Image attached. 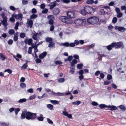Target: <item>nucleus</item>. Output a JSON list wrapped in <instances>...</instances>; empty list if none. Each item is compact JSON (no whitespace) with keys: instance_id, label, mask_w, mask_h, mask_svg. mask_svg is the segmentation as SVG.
<instances>
[{"instance_id":"obj_57","label":"nucleus","mask_w":126,"mask_h":126,"mask_svg":"<svg viewBox=\"0 0 126 126\" xmlns=\"http://www.w3.org/2000/svg\"><path fill=\"white\" fill-rule=\"evenodd\" d=\"M112 79V76L110 75L109 74L108 75L107 77V79L108 80L111 79Z\"/></svg>"},{"instance_id":"obj_8","label":"nucleus","mask_w":126,"mask_h":126,"mask_svg":"<svg viewBox=\"0 0 126 126\" xmlns=\"http://www.w3.org/2000/svg\"><path fill=\"white\" fill-rule=\"evenodd\" d=\"M27 27H30L31 28H32L33 24V21L31 19H27L26 23Z\"/></svg>"},{"instance_id":"obj_3","label":"nucleus","mask_w":126,"mask_h":126,"mask_svg":"<svg viewBox=\"0 0 126 126\" xmlns=\"http://www.w3.org/2000/svg\"><path fill=\"white\" fill-rule=\"evenodd\" d=\"M59 19L60 20L65 23H70L71 22V20L69 18L66 16H61Z\"/></svg>"},{"instance_id":"obj_51","label":"nucleus","mask_w":126,"mask_h":126,"mask_svg":"<svg viewBox=\"0 0 126 126\" xmlns=\"http://www.w3.org/2000/svg\"><path fill=\"white\" fill-rule=\"evenodd\" d=\"M10 9L12 10L13 11H15L16 9V8H15L14 6H11L10 7Z\"/></svg>"},{"instance_id":"obj_52","label":"nucleus","mask_w":126,"mask_h":126,"mask_svg":"<svg viewBox=\"0 0 126 126\" xmlns=\"http://www.w3.org/2000/svg\"><path fill=\"white\" fill-rule=\"evenodd\" d=\"M7 72L10 74H11L12 72V71L10 69H7L5 70L4 71V72Z\"/></svg>"},{"instance_id":"obj_28","label":"nucleus","mask_w":126,"mask_h":126,"mask_svg":"<svg viewBox=\"0 0 126 126\" xmlns=\"http://www.w3.org/2000/svg\"><path fill=\"white\" fill-rule=\"evenodd\" d=\"M70 72L72 74H73L74 72V69L75 68L72 67H70Z\"/></svg>"},{"instance_id":"obj_20","label":"nucleus","mask_w":126,"mask_h":126,"mask_svg":"<svg viewBox=\"0 0 126 126\" xmlns=\"http://www.w3.org/2000/svg\"><path fill=\"white\" fill-rule=\"evenodd\" d=\"M52 40L53 39L52 38L49 37L47 38L46 39V41L49 43L52 42Z\"/></svg>"},{"instance_id":"obj_49","label":"nucleus","mask_w":126,"mask_h":126,"mask_svg":"<svg viewBox=\"0 0 126 126\" xmlns=\"http://www.w3.org/2000/svg\"><path fill=\"white\" fill-rule=\"evenodd\" d=\"M15 112L16 114H17L18 112L20 111V109L18 108H16L15 109Z\"/></svg>"},{"instance_id":"obj_48","label":"nucleus","mask_w":126,"mask_h":126,"mask_svg":"<svg viewBox=\"0 0 126 126\" xmlns=\"http://www.w3.org/2000/svg\"><path fill=\"white\" fill-rule=\"evenodd\" d=\"M19 23L18 22H17L15 25V29L16 30H17L18 29V26H19Z\"/></svg>"},{"instance_id":"obj_12","label":"nucleus","mask_w":126,"mask_h":126,"mask_svg":"<svg viewBox=\"0 0 126 126\" xmlns=\"http://www.w3.org/2000/svg\"><path fill=\"white\" fill-rule=\"evenodd\" d=\"M53 12L55 15H57L60 13V10L58 8H56L54 9Z\"/></svg>"},{"instance_id":"obj_33","label":"nucleus","mask_w":126,"mask_h":126,"mask_svg":"<svg viewBox=\"0 0 126 126\" xmlns=\"http://www.w3.org/2000/svg\"><path fill=\"white\" fill-rule=\"evenodd\" d=\"M83 64L81 63L80 64H78L77 65V67L78 68L80 69L82 68Z\"/></svg>"},{"instance_id":"obj_4","label":"nucleus","mask_w":126,"mask_h":126,"mask_svg":"<svg viewBox=\"0 0 126 126\" xmlns=\"http://www.w3.org/2000/svg\"><path fill=\"white\" fill-rule=\"evenodd\" d=\"M85 23L86 22L85 20L82 19H76L74 21V23L78 26H81L84 25Z\"/></svg>"},{"instance_id":"obj_60","label":"nucleus","mask_w":126,"mask_h":126,"mask_svg":"<svg viewBox=\"0 0 126 126\" xmlns=\"http://www.w3.org/2000/svg\"><path fill=\"white\" fill-rule=\"evenodd\" d=\"M37 12L35 8H33L32 10V13L35 14Z\"/></svg>"},{"instance_id":"obj_11","label":"nucleus","mask_w":126,"mask_h":126,"mask_svg":"<svg viewBox=\"0 0 126 126\" xmlns=\"http://www.w3.org/2000/svg\"><path fill=\"white\" fill-rule=\"evenodd\" d=\"M77 61L76 59H73L72 61L71 62V67H73L75 68V64L77 63Z\"/></svg>"},{"instance_id":"obj_45","label":"nucleus","mask_w":126,"mask_h":126,"mask_svg":"<svg viewBox=\"0 0 126 126\" xmlns=\"http://www.w3.org/2000/svg\"><path fill=\"white\" fill-rule=\"evenodd\" d=\"M28 65H27V63H25L22 66L21 68H23L24 69H25L27 67Z\"/></svg>"},{"instance_id":"obj_42","label":"nucleus","mask_w":126,"mask_h":126,"mask_svg":"<svg viewBox=\"0 0 126 126\" xmlns=\"http://www.w3.org/2000/svg\"><path fill=\"white\" fill-rule=\"evenodd\" d=\"M117 21V18L116 17H114L112 20V22L114 23H116Z\"/></svg>"},{"instance_id":"obj_56","label":"nucleus","mask_w":126,"mask_h":126,"mask_svg":"<svg viewBox=\"0 0 126 126\" xmlns=\"http://www.w3.org/2000/svg\"><path fill=\"white\" fill-rule=\"evenodd\" d=\"M28 1L26 0H23L22 1V3L23 5H25L27 4L28 3Z\"/></svg>"},{"instance_id":"obj_13","label":"nucleus","mask_w":126,"mask_h":126,"mask_svg":"<svg viewBox=\"0 0 126 126\" xmlns=\"http://www.w3.org/2000/svg\"><path fill=\"white\" fill-rule=\"evenodd\" d=\"M107 108L111 110H115L117 109V107L114 106H110V105L108 106Z\"/></svg>"},{"instance_id":"obj_41","label":"nucleus","mask_w":126,"mask_h":126,"mask_svg":"<svg viewBox=\"0 0 126 126\" xmlns=\"http://www.w3.org/2000/svg\"><path fill=\"white\" fill-rule=\"evenodd\" d=\"M32 47V48H34V53H36L38 51V50L37 48V46H33Z\"/></svg>"},{"instance_id":"obj_32","label":"nucleus","mask_w":126,"mask_h":126,"mask_svg":"<svg viewBox=\"0 0 126 126\" xmlns=\"http://www.w3.org/2000/svg\"><path fill=\"white\" fill-rule=\"evenodd\" d=\"M108 106L104 104H100L99 105V107L101 109H103L105 108H107Z\"/></svg>"},{"instance_id":"obj_44","label":"nucleus","mask_w":126,"mask_h":126,"mask_svg":"<svg viewBox=\"0 0 126 126\" xmlns=\"http://www.w3.org/2000/svg\"><path fill=\"white\" fill-rule=\"evenodd\" d=\"M61 1L63 3H68L70 2L69 0H61Z\"/></svg>"},{"instance_id":"obj_54","label":"nucleus","mask_w":126,"mask_h":126,"mask_svg":"<svg viewBox=\"0 0 126 126\" xmlns=\"http://www.w3.org/2000/svg\"><path fill=\"white\" fill-rule=\"evenodd\" d=\"M48 11V9H46L42 11V13L43 14H46L47 13Z\"/></svg>"},{"instance_id":"obj_14","label":"nucleus","mask_w":126,"mask_h":126,"mask_svg":"<svg viewBox=\"0 0 126 126\" xmlns=\"http://www.w3.org/2000/svg\"><path fill=\"white\" fill-rule=\"evenodd\" d=\"M47 54V53L46 52H44L39 55V57L40 59H43L46 56Z\"/></svg>"},{"instance_id":"obj_30","label":"nucleus","mask_w":126,"mask_h":126,"mask_svg":"<svg viewBox=\"0 0 126 126\" xmlns=\"http://www.w3.org/2000/svg\"><path fill=\"white\" fill-rule=\"evenodd\" d=\"M47 18L48 19H54V17L52 15H49L47 16Z\"/></svg>"},{"instance_id":"obj_18","label":"nucleus","mask_w":126,"mask_h":126,"mask_svg":"<svg viewBox=\"0 0 126 126\" xmlns=\"http://www.w3.org/2000/svg\"><path fill=\"white\" fill-rule=\"evenodd\" d=\"M1 16L3 20L7 19V17L5 15L4 12H3L1 14Z\"/></svg>"},{"instance_id":"obj_38","label":"nucleus","mask_w":126,"mask_h":126,"mask_svg":"<svg viewBox=\"0 0 126 126\" xmlns=\"http://www.w3.org/2000/svg\"><path fill=\"white\" fill-rule=\"evenodd\" d=\"M20 36L21 38H23L25 37L26 35L24 33H21L20 34Z\"/></svg>"},{"instance_id":"obj_24","label":"nucleus","mask_w":126,"mask_h":126,"mask_svg":"<svg viewBox=\"0 0 126 126\" xmlns=\"http://www.w3.org/2000/svg\"><path fill=\"white\" fill-rule=\"evenodd\" d=\"M26 101V99L25 98H23L22 99H20L18 101L19 103H22L24 102H25Z\"/></svg>"},{"instance_id":"obj_22","label":"nucleus","mask_w":126,"mask_h":126,"mask_svg":"<svg viewBox=\"0 0 126 126\" xmlns=\"http://www.w3.org/2000/svg\"><path fill=\"white\" fill-rule=\"evenodd\" d=\"M109 50H111L113 47H114L112 45V43L110 45L106 47Z\"/></svg>"},{"instance_id":"obj_35","label":"nucleus","mask_w":126,"mask_h":126,"mask_svg":"<svg viewBox=\"0 0 126 126\" xmlns=\"http://www.w3.org/2000/svg\"><path fill=\"white\" fill-rule=\"evenodd\" d=\"M80 13L81 14L83 15H85L86 14V12L85 11V10H84H84H82L81 11Z\"/></svg>"},{"instance_id":"obj_53","label":"nucleus","mask_w":126,"mask_h":126,"mask_svg":"<svg viewBox=\"0 0 126 126\" xmlns=\"http://www.w3.org/2000/svg\"><path fill=\"white\" fill-rule=\"evenodd\" d=\"M35 95H33L30 97L29 99L30 100H32L35 99Z\"/></svg>"},{"instance_id":"obj_2","label":"nucleus","mask_w":126,"mask_h":126,"mask_svg":"<svg viewBox=\"0 0 126 126\" xmlns=\"http://www.w3.org/2000/svg\"><path fill=\"white\" fill-rule=\"evenodd\" d=\"M88 22L91 24H94L97 23L99 21V19L97 17L94 16L90 17L87 19Z\"/></svg>"},{"instance_id":"obj_16","label":"nucleus","mask_w":126,"mask_h":126,"mask_svg":"<svg viewBox=\"0 0 126 126\" xmlns=\"http://www.w3.org/2000/svg\"><path fill=\"white\" fill-rule=\"evenodd\" d=\"M49 5L50 6V9L51 10L53 9L56 5V4L55 2L51 3Z\"/></svg>"},{"instance_id":"obj_5","label":"nucleus","mask_w":126,"mask_h":126,"mask_svg":"<svg viewBox=\"0 0 126 126\" xmlns=\"http://www.w3.org/2000/svg\"><path fill=\"white\" fill-rule=\"evenodd\" d=\"M84 10L87 13L93 14L94 12V9L91 7L86 6L84 7Z\"/></svg>"},{"instance_id":"obj_63","label":"nucleus","mask_w":126,"mask_h":126,"mask_svg":"<svg viewBox=\"0 0 126 126\" xmlns=\"http://www.w3.org/2000/svg\"><path fill=\"white\" fill-rule=\"evenodd\" d=\"M13 41L12 39H10L8 41V44L9 45H12L13 43Z\"/></svg>"},{"instance_id":"obj_9","label":"nucleus","mask_w":126,"mask_h":126,"mask_svg":"<svg viewBox=\"0 0 126 126\" xmlns=\"http://www.w3.org/2000/svg\"><path fill=\"white\" fill-rule=\"evenodd\" d=\"M115 29H118L119 31L121 32H124L126 30V28L123 27L115 26Z\"/></svg>"},{"instance_id":"obj_39","label":"nucleus","mask_w":126,"mask_h":126,"mask_svg":"<svg viewBox=\"0 0 126 126\" xmlns=\"http://www.w3.org/2000/svg\"><path fill=\"white\" fill-rule=\"evenodd\" d=\"M86 2L87 4H92L94 3V1L93 0H87Z\"/></svg>"},{"instance_id":"obj_58","label":"nucleus","mask_w":126,"mask_h":126,"mask_svg":"<svg viewBox=\"0 0 126 126\" xmlns=\"http://www.w3.org/2000/svg\"><path fill=\"white\" fill-rule=\"evenodd\" d=\"M91 104L92 105L95 106H96L98 105V103L95 102H92Z\"/></svg>"},{"instance_id":"obj_19","label":"nucleus","mask_w":126,"mask_h":126,"mask_svg":"<svg viewBox=\"0 0 126 126\" xmlns=\"http://www.w3.org/2000/svg\"><path fill=\"white\" fill-rule=\"evenodd\" d=\"M38 34V33H34L33 34V35L32 36V38L34 40H37L38 37L37 35Z\"/></svg>"},{"instance_id":"obj_25","label":"nucleus","mask_w":126,"mask_h":126,"mask_svg":"<svg viewBox=\"0 0 126 126\" xmlns=\"http://www.w3.org/2000/svg\"><path fill=\"white\" fill-rule=\"evenodd\" d=\"M55 46V44L52 42L49 43L48 44V47H54Z\"/></svg>"},{"instance_id":"obj_64","label":"nucleus","mask_w":126,"mask_h":126,"mask_svg":"<svg viewBox=\"0 0 126 126\" xmlns=\"http://www.w3.org/2000/svg\"><path fill=\"white\" fill-rule=\"evenodd\" d=\"M48 22L51 25H52L53 23V19H49Z\"/></svg>"},{"instance_id":"obj_50","label":"nucleus","mask_w":126,"mask_h":126,"mask_svg":"<svg viewBox=\"0 0 126 126\" xmlns=\"http://www.w3.org/2000/svg\"><path fill=\"white\" fill-rule=\"evenodd\" d=\"M45 5L44 3L41 4L40 5V8L41 9H44L45 8Z\"/></svg>"},{"instance_id":"obj_7","label":"nucleus","mask_w":126,"mask_h":126,"mask_svg":"<svg viewBox=\"0 0 126 126\" xmlns=\"http://www.w3.org/2000/svg\"><path fill=\"white\" fill-rule=\"evenodd\" d=\"M66 14L70 18H74L76 16V14L73 11L67 12Z\"/></svg>"},{"instance_id":"obj_10","label":"nucleus","mask_w":126,"mask_h":126,"mask_svg":"<svg viewBox=\"0 0 126 126\" xmlns=\"http://www.w3.org/2000/svg\"><path fill=\"white\" fill-rule=\"evenodd\" d=\"M22 16V14H18L16 15L14 14L12 15V16H14L16 19L21 18Z\"/></svg>"},{"instance_id":"obj_59","label":"nucleus","mask_w":126,"mask_h":126,"mask_svg":"<svg viewBox=\"0 0 126 126\" xmlns=\"http://www.w3.org/2000/svg\"><path fill=\"white\" fill-rule=\"evenodd\" d=\"M36 63H41V61L39 58H37L36 60Z\"/></svg>"},{"instance_id":"obj_1","label":"nucleus","mask_w":126,"mask_h":126,"mask_svg":"<svg viewBox=\"0 0 126 126\" xmlns=\"http://www.w3.org/2000/svg\"><path fill=\"white\" fill-rule=\"evenodd\" d=\"M36 117V113H33L25 111H23L20 118L23 119L26 118L28 120H33Z\"/></svg>"},{"instance_id":"obj_31","label":"nucleus","mask_w":126,"mask_h":126,"mask_svg":"<svg viewBox=\"0 0 126 126\" xmlns=\"http://www.w3.org/2000/svg\"><path fill=\"white\" fill-rule=\"evenodd\" d=\"M80 103L81 102L80 101H77L75 102H73L72 103L73 104L75 105H78L80 104Z\"/></svg>"},{"instance_id":"obj_61","label":"nucleus","mask_w":126,"mask_h":126,"mask_svg":"<svg viewBox=\"0 0 126 126\" xmlns=\"http://www.w3.org/2000/svg\"><path fill=\"white\" fill-rule=\"evenodd\" d=\"M75 46L74 43H71L69 44V47H74Z\"/></svg>"},{"instance_id":"obj_29","label":"nucleus","mask_w":126,"mask_h":126,"mask_svg":"<svg viewBox=\"0 0 126 126\" xmlns=\"http://www.w3.org/2000/svg\"><path fill=\"white\" fill-rule=\"evenodd\" d=\"M50 102L53 104H58L59 102H58L56 100H50Z\"/></svg>"},{"instance_id":"obj_47","label":"nucleus","mask_w":126,"mask_h":126,"mask_svg":"<svg viewBox=\"0 0 126 126\" xmlns=\"http://www.w3.org/2000/svg\"><path fill=\"white\" fill-rule=\"evenodd\" d=\"M64 78H60L58 80L59 82L62 83L64 81Z\"/></svg>"},{"instance_id":"obj_15","label":"nucleus","mask_w":126,"mask_h":126,"mask_svg":"<svg viewBox=\"0 0 126 126\" xmlns=\"http://www.w3.org/2000/svg\"><path fill=\"white\" fill-rule=\"evenodd\" d=\"M38 120L40 121H43L44 119V117L43 115L41 114H40V116L36 117Z\"/></svg>"},{"instance_id":"obj_34","label":"nucleus","mask_w":126,"mask_h":126,"mask_svg":"<svg viewBox=\"0 0 126 126\" xmlns=\"http://www.w3.org/2000/svg\"><path fill=\"white\" fill-rule=\"evenodd\" d=\"M32 47H30L29 48L28 52L29 54H32Z\"/></svg>"},{"instance_id":"obj_62","label":"nucleus","mask_w":126,"mask_h":126,"mask_svg":"<svg viewBox=\"0 0 126 126\" xmlns=\"http://www.w3.org/2000/svg\"><path fill=\"white\" fill-rule=\"evenodd\" d=\"M115 10L117 13L121 12L120 9L118 8H116L115 9Z\"/></svg>"},{"instance_id":"obj_37","label":"nucleus","mask_w":126,"mask_h":126,"mask_svg":"<svg viewBox=\"0 0 126 126\" xmlns=\"http://www.w3.org/2000/svg\"><path fill=\"white\" fill-rule=\"evenodd\" d=\"M111 82L110 80H106L104 82V85H108Z\"/></svg>"},{"instance_id":"obj_17","label":"nucleus","mask_w":126,"mask_h":126,"mask_svg":"<svg viewBox=\"0 0 126 126\" xmlns=\"http://www.w3.org/2000/svg\"><path fill=\"white\" fill-rule=\"evenodd\" d=\"M7 21V20H4L1 21L2 25L5 26H6L8 25Z\"/></svg>"},{"instance_id":"obj_21","label":"nucleus","mask_w":126,"mask_h":126,"mask_svg":"<svg viewBox=\"0 0 126 126\" xmlns=\"http://www.w3.org/2000/svg\"><path fill=\"white\" fill-rule=\"evenodd\" d=\"M61 45L62 46H65L66 47H69V43L68 42H65L64 43H62Z\"/></svg>"},{"instance_id":"obj_46","label":"nucleus","mask_w":126,"mask_h":126,"mask_svg":"<svg viewBox=\"0 0 126 126\" xmlns=\"http://www.w3.org/2000/svg\"><path fill=\"white\" fill-rule=\"evenodd\" d=\"M117 14V17L118 18H120L122 17L123 16L122 13L120 12Z\"/></svg>"},{"instance_id":"obj_40","label":"nucleus","mask_w":126,"mask_h":126,"mask_svg":"<svg viewBox=\"0 0 126 126\" xmlns=\"http://www.w3.org/2000/svg\"><path fill=\"white\" fill-rule=\"evenodd\" d=\"M37 16V15L35 14H33L31 15L30 16L31 19H34L36 18Z\"/></svg>"},{"instance_id":"obj_26","label":"nucleus","mask_w":126,"mask_h":126,"mask_svg":"<svg viewBox=\"0 0 126 126\" xmlns=\"http://www.w3.org/2000/svg\"><path fill=\"white\" fill-rule=\"evenodd\" d=\"M32 39H30L28 40L27 44L29 45H31V46H32L33 45L32 44Z\"/></svg>"},{"instance_id":"obj_27","label":"nucleus","mask_w":126,"mask_h":126,"mask_svg":"<svg viewBox=\"0 0 126 126\" xmlns=\"http://www.w3.org/2000/svg\"><path fill=\"white\" fill-rule=\"evenodd\" d=\"M119 107L122 110L125 111L126 109V107L123 105H121L119 106Z\"/></svg>"},{"instance_id":"obj_6","label":"nucleus","mask_w":126,"mask_h":126,"mask_svg":"<svg viewBox=\"0 0 126 126\" xmlns=\"http://www.w3.org/2000/svg\"><path fill=\"white\" fill-rule=\"evenodd\" d=\"M112 45L114 47H115V48H122L123 45V44L120 42L112 43Z\"/></svg>"},{"instance_id":"obj_36","label":"nucleus","mask_w":126,"mask_h":126,"mask_svg":"<svg viewBox=\"0 0 126 126\" xmlns=\"http://www.w3.org/2000/svg\"><path fill=\"white\" fill-rule=\"evenodd\" d=\"M9 34L12 35L15 33V31L14 30L11 29L9 30L8 32Z\"/></svg>"},{"instance_id":"obj_55","label":"nucleus","mask_w":126,"mask_h":126,"mask_svg":"<svg viewBox=\"0 0 126 126\" xmlns=\"http://www.w3.org/2000/svg\"><path fill=\"white\" fill-rule=\"evenodd\" d=\"M27 91L30 93H32L33 92V90L31 88L28 89L27 90Z\"/></svg>"},{"instance_id":"obj_43","label":"nucleus","mask_w":126,"mask_h":126,"mask_svg":"<svg viewBox=\"0 0 126 126\" xmlns=\"http://www.w3.org/2000/svg\"><path fill=\"white\" fill-rule=\"evenodd\" d=\"M20 86L21 87L24 88L26 87V85L24 83H21L20 84Z\"/></svg>"},{"instance_id":"obj_23","label":"nucleus","mask_w":126,"mask_h":126,"mask_svg":"<svg viewBox=\"0 0 126 126\" xmlns=\"http://www.w3.org/2000/svg\"><path fill=\"white\" fill-rule=\"evenodd\" d=\"M47 108L50 110H52L53 109V106L51 104H47Z\"/></svg>"}]
</instances>
